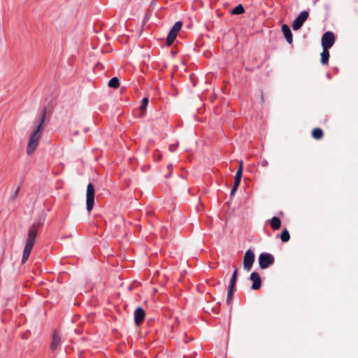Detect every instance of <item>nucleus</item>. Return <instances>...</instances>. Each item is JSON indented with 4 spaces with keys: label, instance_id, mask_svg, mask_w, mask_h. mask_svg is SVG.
<instances>
[{
    "label": "nucleus",
    "instance_id": "obj_1",
    "mask_svg": "<svg viewBox=\"0 0 358 358\" xmlns=\"http://www.w3.org/2000/svg\"><path fill=\"white\" fill-rule=\"evenodd\" d=\"M42 225L43 221H38L34 222L29 229L28 236L23 250V255L22 258V264H24L27 261L30 255L31 251L33 248V246L34 245L36 235Z\"/></svg>",
    "mask_w": 358,
    "mask_h": 358
},
{
    "label": "nucleus",
    "instance_id": "obj_2",
    "mask_svg": "<svg viewBox=\"0 0 358 358\" xmlns=\"http://www.w3.org/2000/svg\"><path fill=\"white\" fill-rule=\"evenodd\" d=\"M46 115V108H45L43 110V114L40 120V122L35 130L31 134L29 137L28 145L27 148V155H31L35 150L36 149L39 140L41 137V134L43 131V124Z\"/></svg>",
    "mask_w": 358,
    "mask_h": 358
},
{
    "label": "nucleus",
    "instance_id": "obj_3",
    "mask_svg": "<svg viewBox=\"0 0 358 358\" xmlns=\"http://www.w3.org/2000/svg\"><path fill=\"white\" fill-rule=\"evenodd\" d=\"M94 187L92 183H89L87 186V194H86V206L87 210L90 213L93 208L94 203Z\"/></svg>",
    "mask_w": 358,
    "mask_h": 358
},
{
    "label": "nucleus",
    "instance_id": "obj_4",
    "mask_svg": "<svg viewBox=\"0 0 358 358\" xmlns=\"http://www.w3.org/2000/svg\"><path fill=\"white\" fill-rule=\"evenodd\" d=\"M258 262L259 267L262 269H265L273 264L274 257L269 253L263 252L259 255Z\"/></svg>",
    "mask_w": 358,
    "mask_h": 358
},
{
    "label": "nucleus",
    "instance_id": "obj_5",
    "mask_svg": "<svg viewBox=\"0 0 358 358\" xmlns=\"http://www.w3.org/2000/svg\"><path fill=\"white\" fill-rule=\"evenodd\" d=\"M182 23L181 22H177L174 24L171 29L169 31L166 38V43L168 45H171L175 41L178 31L182 27Z\"/></svg>",
    "mask_w": 358,
    "mask_h": 358
},
{
    "label": "nucleus",
    "instance_id": "obj_6",
    "mask_svg": "<svg viewBox=\"0 0 358 358\" xmlns=\"http://www.w3.org/2000/svg\"><path fill=\"white\" fill-rule=\"evenodd\" d=\"M335 42V36L333 32L327 31L322 37V48H331Z\"/></svg>",
    "mask_w": 358,
    "mask_h": 358
},
{
    "label": "nucleus",
    "instance_id": "obj_7",
    "mask_svg": "<svg viewBox=\"0 0 358 358\" xmlns=\"http://www.w3.org/2000/svg\"><path fill=\"white\" fill-rule=\"evenodd\" d=\"M255 261V254L250 250H248L243 257V268L246 271H250Z\"/></svg>",
    "mask_w": 358,
    "mask_h": 358
},
{
    "label": "nucleus",
    "instance_id": "obj_8",
    "mask_svg": "<svg viewBox=\"0 0 358 358\" xmlns=\"http://www.w3.org/2000/svg\"><path fill=\"white\" fill-rule=\"evenodd\" d=\"M308 12L303 10L300 13L299 15L294 20L292 24V29L294 30H299L308 17Z\"/></svg>",
    "mask_w": 358,
    "mask_h": 358
},
{
    "label": "nucleus",
    "instance_id": "obj_9",
    "mask_svg": "<svg viewBox=\"0 0 358 358\" xmlns=\"http://www.w3.org/2000/svg\"><path fill=\"white\" fill-rule=\"evenodd\" d=\"M250 279L252 281L251 288L254 290L259 289L261 287L262 280L258 273L252 272L250 274Z\"/></svg>",
    "mask_w": 358,
    "mask_h": 358
},
{
    "label": "nucleus",
    "instance_id": "obj_10",
    "mask_svg": "<svg viewBox=\"0 0 358 358\" xmlns=\"http://www.w3.org/2000/svg\"><path fill=\"white\" fill-rule=\"evenodd\" d=\"M61 338L57 332H54L52 336L50 349L53 352H57L60 346Z\"/></svg>",
    "mask_w": 358,
    "mask_h": 358
},
{
    "label": "nucleus",
    "instance_id": "obj_11",
    "mask_svg": "<svg viewBox=\"0 0 358 358\" xmlns=\"http://www.w3.org/2000/svg\"><path fill=\"white\" fill-rule=\"evenodd\" d=\"M145 312L141 308H137L134 311V321L136 325H139L145 318Z\"/></svg>",
    "mask_w": 358,
    "mask_h": 358
},
{
    "label": "nucleus",
    "instance_id": "obj_12",
    "mask_svg": "<svg viewBox=\"0 0 358 358\" xmlns=\"http://www.w3.org/2000/svg\"><path fill=\"white\" fill-rule=\"evenodd\" d=\"M282 31L285 36V38L287 42L288 43L291 44L293 41V38H292V31H291L289 26L287 24H283L282 26Z\"/></svg>",
    "mask_w": 358,
    "mask_h": 358
},
{
    "label": "nucleus",
    "instance_id": "obj_13",
    "mask_svg": "<svg viewBox=\"0 0 358 358\" xmlns=\"http://www.w3.org/2000/svg\"><path fill=\"white\" fill-rule=\"evenodd\" d=\"M329 59V49L327 48H322V52L321 53V64L322 65H326L328 64Z\"/></svg>",
    "mask_w": 358,
    "mask_h": 358
},
{
    "label": "nucleus",
    "instance_id": "obj_14",
    "mask_svg": "<svg viewBox=\"0 0 358 358\" xmlns=\"http://www.w3.org/2000/svg\"><path fill=\"white\" fill-rule=\"evenodd\" d=\"M270 224H271V227L273 230H278L280 229V227L281 226V221H280V218H278L277 217H273L270 221Z\"/></svg>",
    "mask_w": 358,
    "mask_h": 358
},
{
    "label": "nucleus",
    "instance_id": "obj_15",
    "mask_svg": "<svg viewBox=\"0 0 358 358\" xmlns=\"http://www.w3.org/2000/svg\"><path fill=\"white\" fill-rule=\"evenodd\" d=\"M312 137L314 139H321L324 136V132L320 128H315L312 131Z\"/></svg>",
    "mask_w": 358,
    "mask_h": 358
},
{
    "label": "nucleus",
    "instance_id": "obj_16",
    "mask_svg": "<svg viewBox=\"0 0 358 358\" xmlns=\"http://www.w3.org/2000/svg\"><path fill=\"white\" fill-rule=\"evenodd\" d=\"M238 277V268L237 266H234V272L232 273L231 278L230 279V282L229 287H234Z\"/></svg>",
    "mask_w": 358,
    "mask_h": 358
},
{
    "label": "nucleus",
    "instance_id": "obj_17",
    "mask_svg": "<svg viewBox=\"0 0 358 358\" xmlns=\"http://www.w3.org/2000/svg\"><path fill=\"white\" fill-rule=\"evenodd\" d=\"M149 99L147 97H144L142 100L141 104L140 106L141 115H144L145 113V108L148 104Z\"/></svg>",
    "mask_w": 358,
    "mask_h": 358
},
{
    "label": "nucleus",
    "instance_id": "obj_18",
    "mask_svg": "<svg viewBox=\"0 0 358 358\" xmlns=\"http://www.w3.org/2000/svg\"><path fill=\"white\" fill-rule=\"evenodd\" d=\"M108 87H112V88H115V89L117 88L120 85V82H119L118 78L116 77L111 78L108 81Z\"/></svg>",
    "mask_w": 358,
    "mask_h": 358
},
{
    "label": "nucleus",
    "instance_id": "obj_19",
    "mask_svg": "<svg viewBox=\"0 0 358 358\" xmlns=\"http://www.w3.org/2000/svg\"><path fill=\"white\" fill-rule=\"evenodd\" d=\"M290 238V235L287 229H284L280 234V239L282 242H287Z\"/></svg>",
    "mask_w": 358,
    "mask_h": 358
},
{
    "label": "nucleus",
    "instance_id": "obj_20",
    "mask_svg": "<svg viewBox=\"0 0 358 358\" xmlns=\"http://www.w3.org/2000/svg\"><path fill=\"white\" fill-rule=\"evenodd\" d=\"M234 287H228L227 303L229 305L231 304V301L232 300V297H233V294H234Z\"/></svg>",
    "mask_w": 358,
    "mask_h": 358
},
{
    "label": "nucleus",
    "instance_id": "obj_21",
    "mask_svg": "<svg viewBox=\"0 0 358 358\" xmlns=\"http://www.w3.org/2000/svg\"><path fill=\"white\" fill-rule=\"evenodd\" d=\"M244 11L245 10L243 6L241 4H239L234 8L232 13L235 15H239L243 13Z\"/></svg>",
    "mask_w": 358,
    "mask_h": 358
},
{
    "label": "nucleus",
    "instance_id": "obj_22",
    "mask_svg": "<svg viewBox=\"0 0 358 358\" xmlns=\"http://www.w3.org/2000/svg\"><path fill=\"white\" fill-rule=\"evenodd\" d=\"M242 175H243V171L241 169H238L236 176H235L234 182H236V184L237 183L240 184L241 180L242 178Z\"/></svg>",
    "mask_w": 358,
    "mask_h": 358
},
{
    "label": "nucleus",
    "instance_id": "obj_23",
    "mask_svg": "<svg viewBox=\"0 0 358 358\" xmlns=\"http://www.w3.org/2000/svg\"><path fill=\"white\" fill-rule=\"evenodd\" d=\"M167 169H168V173L165 175V177H166V178H168V177H169V176L171 175V173H172L173 169V165H172V164H169V165L167 166Z\"/></svg>",
    "mask_w": 358,
    "mask_h": 358
},
{
    "label": "nucleus",
    "instance_id": "obj_24",
    "mask_svg": "<svg viewBox=\"0 0 358 358\" xmlns=\"http://www.w3.org/2000/svg\"><path fill=\"white\" fill-rule=\"evenodd\" d=\"M239 185L240 184H238V183H237V184L236 182L234 183V186H233V187H232V189L231 190V195H233L235 193V192L236 191V189L238 187Z\"/></svg>",
    "mask_w": 358,
    "mask_h": 358
},
{
    "label": "nucleus",
    "instance_id": "obj_25",
    "mask_svg": "<svg viewBox=\"0 0 358 358\" xmlns=\"http://www.w3.org/2000/svg\"><path fill=\"white\" fill-rule=\"evenodd\" d=\"M238 169H241L242 171H243V163L242 161H240L239 162V166H238Z\"/></svg>",
    "mask_w": 358,
    "mask_h": 358
},
{
    "label": "nucleus",
    "instance_id": "obj_26",
    "mask_svg": "<svg viewBox=\"0 0 358 358\" xmlns=\"http://www.w3.org/2000/svg\"><path fill=\"white\" fill-rule=\"evenodd\" d=\"M20 187H18L16 189V190H15V194H14V196H16L17 195L18 192H20Z\"/></svg>",
    "mask_w": 358,
    "mask_h": 358
},
{
    "label": "nucleus",
    "instance_id": "obj_27",
    "mask_svg": "<svg viewBox=\"0 0 358 358\" xmlns=\"http://www.w3.org/2000/svg\"><path fill=\"white\" fill-rule=\"evenodd\" d=\"M261 101L262 103L264 102V96L263 92H261Z\"/></svg>",
    "mask_w": 358,
    "mask_h": 358
},
{
    "label": "nucleus",
    "instance_id": "obj_28",
    "mask_svg": "<svg viewBox=\"0 0 358 358\" xmlns=\"http://www.w3.org/2000/svg\"><path fill=\"white\" fill-rule=\"evenodd\" d=\"M267 165H268V162L267 161L265 160V161L262 162V166H266Z\"/></svg>",
    "mask_w": 358,
    "mask_h": 358
}]
</instances>
